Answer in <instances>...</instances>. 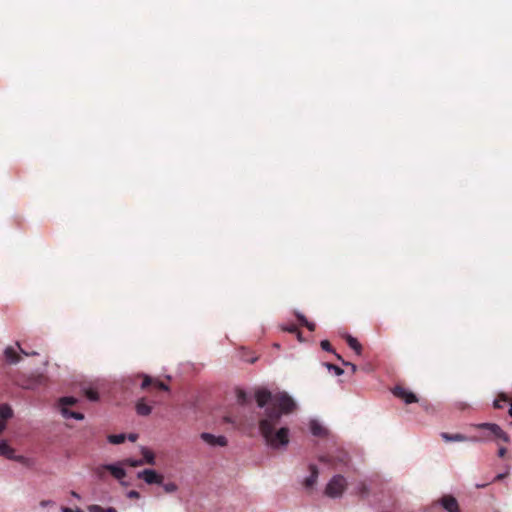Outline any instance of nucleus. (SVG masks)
<instances>
[{"mask_svg": "<svg viewBox=\"0 0 512 512\" xmlns=\"http://www.w3.org/2000/svg\"><path fill=\"white\" fill-rule=\"evenodd\" d=\"M255 400L259 408H265L259 419V431L266 444L272 449L286 447L290 430L287 426H280L281 418L295 411V401L286 392L272 394L266 388L255 391Z\"/></svg>", "mask_w": 512, "mask_h": 512, "instance_id": "obj_1", "label": "nucleus"}, {"mask_svg": "<svg viewBox=\"0 0 512 512\" xmlns=\"http://www.w3.org/2000/svg\"><path fill=\"white\" fill-rule=\"evenodd\" d=\"M472 428L479 430L480 434L471 436V442H488L493 441L497 445L503 443H509L510 437L509 435L498 425L495 423H478L472 424Z\"/></svg>", "mask_w": 512, "mask_h": 512, "instance_id": "obj_2", "label": "nucleus"}, {"mask_svg": "<svg viewBox=\"0 0 512 512\" xmlns=\"http://www.w3.org/2000/svg\"><path fill=\"white\" fill-rule=\"evenodd\" d=\"M93 472L100 480L105 479L107 472L117 480H122L126 477V471L121 466L114 464L99 465L93 469Z\"/></svg>", "mask_w": 512, "mask_h": 512, "instance_id": "obj_3", "label": "nucleus"}, {"mask_svg": "<svg viewBox=\"0 0 512 512\" xmlns=\"http://www.w3.org/2000/svg\"><path fill=\"white\" fill-rule=\"evenodd\" d=\"M347 481L342 475H335L327 484L325 494L331 498L340 497L345 491Z\"/></svg>", "mask_w": 512, "mask_h": 512, "instance_id": "obj_4", "label": "nucleus"}, {"mask_svg": "<svg viewBox=\"0 0 512 512\" xmlns=\"http://www.w3.org/2000/svg\"><path fill=\"white\" fill-rule=\"evenodd\" d=\"M137 477L139 479L144 480L147 484H157L161 485L163 484L164 477L163 475L157 473L155 470L152 469H145L143 471L138 472Z\"/></svg>", "mask_w": 512, "mask_h": 512, "instance_id": "obj_5", "label": "nucleus"}, {"mask_svg": "<svg viewBox=\"0 0 512 512\" xmlns=\"http://www.w3.org/2000/svg\"><path fill=\"white\" fill-rule=\"evenodd\" d=\"M138 376L142 377L143 379L141 383V389L143 390H146L148 389V387L153 386L154 388H157L162 391H169V386L157 378H153L146 374H140Z\"/></svg>", "mask_w": 512, "mask_h": 512, "instance_id": "obj_6", "label": "nucleus"}, {"mask_svg": "<svg viewBox=\"0 0 512 512\" xmlns=\"http://www.w3.org/2000/svg\"><path fill=\"white\" fill-rule=\"evenodd\" d=\"M392 392L395 397L402 399L406 404H411V403H415L418 401V398L416 397V395L414 393H412L411 391H408L403 386H400V385L395 386L394 389L392 390Z\"/></svg>", "mask_w": 512, "mask_h": 512, "instance_id": "obj_7", "label": "nucleus"}, {"mask_svg": "<svg viewBox=\"0 0 512 512\" xmlns=\"http://www.w3.org/2000/svg\"><path fill=\"white\" fill-rule=\"evenodd\" d=\"M201 439L210 446H221L227 445V439L224 436H215L211 433L204 432L200 435Z\"/></svg>", "mask_w": 512, "mask_h": 512, "instance_id": "obj_8", "label": "nucleus"}, {"mask_svg": "<svg viewBox=\"0 0 512 512\" xmlns=\"http://www.w3.org/2000/svg\"><path fill=\"white\" fill-rule=\"evenodd\" d=\"M309 471L310 475L303 480L302 484L306 490L311 491L317 483L319 471L317 466L314 464L309 465Z\"/></svg>", "mask_w": 512, "mask_h": 512, "instance_id": "obj_9", "label": "nucleus"}, {"mask_svg": "<svg viewBox=\"0 0 512 512\" xmlns=\"http://www.w3.org/2000/svg\"><path fill=\"white\" fill-rule=\"evenodd\" d=\"M0 455L9 459L22 462L23 456H15V450L7 444L6 441L0 442Z\"/></svg>", "mask_w": 512, "mask_h": 512, "instance_id": "obj_10", "label": "nucleus"}, {"mask_svg": "<svg viewBox=\"0 0 512 512\" xmlns=\"http://www.w3.org/2000/svg\"><path fill=\"white\" fill-rule=\"evenodd\" d=\"M441 504L448 512H460L456 498L451 495L443 496L441 498Z\"/></svg>", "mask_w": 512, "mask_h": 512, "instance_id": "obj_11", "label": "nucleus"}, {"mask_svg": "<svg viewBox=\"0 0 512 512\" xmlns=\"http://www.w3.org/2000/svg\"><path fill=\"white\" fill-rule=\"evenodd\" d=\"M135 409L140 416H148L152 412V406L147 403L144 397L136 402Z\"/></svg>", "mask_w": 512, "mask_h": 512, "instance_id": "obj_12", "label": "nucleus"}, {"mask_svg": "<svg viewBox=\"0 0 512 512\" xmlns=\"http://www.w3.org/2000/svg\"><path fill=\"white\" fill-rule=\"evenodd\" d=\"M441 438L445 442H466V441H470V437H468V436H466L464 434H461V433L450 434V433H447V432H442L441 433Z\"/></svg>", "mask_w": 512, "mask_h": 512, "instance_id": "obj_13", "label": "nucleus"}, {"mask_svg": "<svg viewBox=\"0 0 512 512\" xmlns=\"http://www.w3.org/2000/svg\"><path fill=\"white\" fill-rule=\"evenodd\" d=\"M4 356H5V359L6 361L9 363V364H16L18 363L20 360H21V357L20 355L17 353V351L9 346L7 347L5 350H4Z\"/></svg>", "mask_w": 512, "mask_h": 512, "instance_id": "obj_14", "label": "nucleus"}, {"mask_svg": "<svg viewBox=\"0 0 512 512\" xmlns=\"http://www.w3.org/2000/svg\"><path fill=\"white\" fill-rule=\"evenodd\" d=\"M13 417V410L9 404H0V421L7 424V421Z\"/></svg>", "mask_w": 512, "mask_h": 512, "instance_id": "obj_15", "label": "nucleus"}, {"mask_svg": "<svg viewBox=\"0 0 512 512\" xmlns=\"http://www.w3.org/2000/svg\"><path fill=\"white\" fill-rule=\"evenodd\" d=\"M310 430L314 436L325 437L327 435V429L317 421L310 423Z\"/></svg>", "mask_w": 512, "mask_h": 512, "instance_id": "obj_16", "label": "nucleus"}, {"mask_svg": "<svg viewBox=\"0 0 512 512\" xmlns=\"http://www.w3.org/2000/svg\"><path fill=\"white\" fill-rule=\"evenodd\" d=\"M346 342H347L348 346L356 352L357 355H361L362 346L356 338H354L351 335H347Z\"/></svg>", "mask_w": 512, "mask_h": 512, "instance_id": "obj_17", "label": "nucleus"}, {"mask_svg": "<svg viewBox=\"0 0 512 512\" xmlns=\"http://www.w3.org/2000/svg\"><path fill=\"white\" fill-rule=\"evenodd\" d=\"M142 455H143V459L144 460V464H149V465H154L155 464V455L154 453L147 449V448H142Z\"/></svg>", "mask_w": 512, "mask_h": 512, "instance_id": "obj_18", "label": "nucleus"}, {"mask_svg": "<svg viewBox=\"0 0 512 512\" xmlns=\"http://www.w3.org/2000/svg\"><path fill=\"white\" fill-rule=\"evenodd\" d=\"M508 402H510V398L506 394L500 393L495 399L493 406L495 409H502L504 407L503 404Z\"/></svg>", "mask_w": 512, "mask_h": 512, "instance_id": "obj_19", "label": "nucleus"}, {"mask_svg": "<svg viewBox=\"0 0 512 512\" xmlns=\"http://www.w3.org/2000/svg\"><path fill=\"white\" fill-rule=\"evenodd\" d=\"M61 412L65 418H74L76 420H82L84 418L82 413L70 411L68 408H62Z\"/></svg>", "mask_w": 512, "mask_h": 512, "instance_id": "obj_20", "label": "nucleus"}, {"mask_svg": "<svg viewBox=\"0 0 512 512\" xmlns=\"http://www.w3.org/2000/svg\"><path fill=\"white\" fill-rule=\"evenodd\" d=\"M236 397H237L238 403L241 405H245V404L249 403V397L243 389H240V388L236 389Z\"/></svg>", "mask_w": 512, "mask_h": 512, "instance_id": "obj_21", "label": "nucleus"}, {"mask_svg": "<svg viewBox=\"0 0 512 512\" xmlns=\"http://www.w3.org/2000/svg\"><path fill=\"white\" fill-rule=\"evenodd\" d=\"M126 439V435L121 433V434H112V435H109L108 436V441L111 443V444H121L125 441Z\"/></svg>", "mask_w": 512, "mask_h": 512, "instance_id": "obj_22", "label": "nucleus"}, {"mask_svg": "<svg viewBox=\"0 0 512 512\" xmlns=\"http://www.w3.org/2000/svg\"><path fill=\"white\" fill-rule=\"evenodd\" d=\"M77 403V399L74 397H62L59 400V404L62 408H67V406H72Z\"/></svg>", "mask_w": 512, "mask_h": 512, "instance_id": "obj_23", "label": "nucleus"}, {"mask_svg": "<svg viewBox=\"0 0 512 512\" xmlns=\"http://www.w3.org/2000/svg\"><path fill=\"white\" fill-rule=\"evenodd\" d=\"M89 512H117L114 507L103 508L100 505H90L88 507Z\"/></svg>", "mask_w": 512, "mask_h": 512, "instance_id": "obj_24", "label": "nucleus"}, {"mask_svg": "<svg viewBox=\"0 0 512 512\" xmlns=\"http://www.w3.org/2000/svg\"><path fill=\"white\" fill-rule=\"evenodd\" d=\"M144 464V460H134V459H125L120 462V465L130 466V467H139Z\"/></svg>", "mask_w": 512, "mask_h": 512, "instance_id": "obj_25", "label": "nucleus"}, {"mask_svg": "<svg viewBox=\"0 0 512 512\" xmlns=\"http://www.w3.org/2000/svg\"><path fill=\"white\" fill-rule=\"evenodd\" d=\"M85 396L90 400V401H98L99 400V394L96 390L92 389V388H88V389H85Z\"/></svg>", "mask_w": 512, "mask_h": 512, "instance_id": "obj_26", "label": "nucleus"}, {"mask_svg": "<svg viewBox=\"0 0 512 512\" xmlns=\"http://www.w3.org/2000/svg\"><path fill=\"white\" fill-rule=\"evenodd\" d=\"M161 485L166 493H174L178 489V486L174 482L163 483Z\"/></svg>", "mask_w": 512, "mask_h": 512, "instance_id": "obj_27", "label": "nucleus"}, {"mask_svg": "<svg viewBox=\"0 0 512 512\" xmlns=\"http://www.w3.org/2000/svg\"><path fill=\"white\" fill-rule=\"evenodd\" d=\"M327 368L330 370V371H333L335 375L337 376H340L344 373L343 369L340 368L339 366L337 365H334V364H330V363H327L326 364Z\"/></svg>", "mask_w": 512, "mask_h": 512, "instance_id": "obj_28", "label": "nucleus"}, {"mask_svg": "<svg viewBox=\"0 0 512 512\" xmlns=\"http://www.w3.org/2000/svg\"><path fill=\"white\" fill-rule=\"evenodd\" d=\"M320 346L323 350L327 352H333L332 345L328 340H322Z\"/></svg>", "mask_w": 512, "mask_h": 512, "instance_id": "obj_29", "label": "nucleus"}, {"mask_svg": "<svg viewBox=\"0 0 512 512\" xmlns=\"http://www.w3.org/2000/svg\"><path fill=\"white\" fill-rule=\"evenodd\" d=\"M319 460L321 462L329 463V464L334 465V466L337 464L336 460L333 459L331 456H321L319 458Z\"/></svg>", "mask_w": 512, "mask_h": 512, "instance_id": "obj_30", "label": "nucleus"}, {"mask_svg": "<svg viewBox=\"0 0 512 512\" xmlns=\"http://www.w3.org/2000/svg\"><path fill=\"white\" fill-rule=\"evenodd\" d=\"M336 357H337V359H338V360H341V361H342V363H343L345 366H349V367H351V370H352V372H353V373H354V372H356V370H357V366H356L355 364L344 361V360L342 359V357H341L340 355H338V354H336Z\"/></svg>", "mask_w": 512, "mask_h": 512, "instance_id": "obj_31", "label": "nucleus"}, {"mask_svg": "<svg viewBox=\"0 0 512 512\" xmlns=\"http://www.w3.org/2000/svg\"><path fill=\"white\" fill-rule=\"evenodd\" d=\"M16 344H17V346H18V348L20 350V353L25 355V356H34V355L38 354L37 352H34V351L33 352H28V351L24 350L23 348H21V346H20V344L18 342Z\"/></svg>", "mask_w": 512, "mask_h": 512, "instance_id": "obj_32", "label": "nucleus"}, {"mask_svg": "<svg viewBox=\"0 0 512 512\" xmlns=\"http://www.w3.org/2000/svg\"><path fill=\"white\" fill-rule=\"evenodd\" d=\"M127 497L130 499H138L140 498V493L136 490H131L127 493Z\"/></svg>", "mask_w": 512, "mask_h": 512, "instance_id": "obj_33", "label": "nucleus"}, {"mask_svg": "<svg viewBox=\"0 0 512 512\" xmlns=\"http://www.w3.org/2000/svg\"><path fill=\"white\" fill-rule=\"evenodd\" d=\"M348 461V456L346 453H342L338 458H337V462L339 463H347Z\"/></svg>", "mask_w": 512, "mask_h": 512, "instance_id": "obj_34", "label": "nucleus"}, {"mask_svg": "<svg viewBox=\"0 0 512 512\" xmlns=\"http://www.w3.org/2000/svg\"><path fill=\"white\" fill-rule=\"evenodd\" d=\"M506 453H507V449L505 447L499 445L498 456L500 458H503V457H505Z\"/></svg>", "mask_w": 512, "mask_h": 512, "instance_id": "obj_35", "label": "nucleus"}, {"mask_svg": "<svg viewBox=\"0 0 512 512\" xmlns=\"http://www.w3.org/2000/svg\"><path fill=\"white\" fill-rule=\"evenodd\" d=\"M304 326L307 327L308 330H310V331H315V329H316V325L314 323H312V322H309V321H305V325Z\"/></svg>", "mask_w": 512, "mask_h": 512, "instance_id": "obj_36", "label": "nucleus"}, {"mask_svg": "<svg viewBox=\"0 0 512 512\" xmlns=\"http://www.w3.org/2000/svg\"><path fill=\"white\" fill-rule=\"evenodd\" d=\"M286 331L290 333H299L298 328L295 325H291L287 328H285ZM300 336V334H298Z\"/></svg>", "mask_w": 512, "mask_h": 512, "instance_id": "obj_37", "label": "nucleus"}, {"mask_svg": "<svg viewBox=\"0 0 512 512\" xmlns=\"http://www.w3.org/2000/svg\"><path fill=\"white\" fill-rule=\"evenodd\" d=\"M61 510H62V512H84L80 508H76L75 510H73V509L68 508V507H62Z\"/></svg>", "mask_w": 512, "mask_h": 512, "instance_id": "obj_38", "label": "nucleus"}, {"mask_svg": "<svg viewBox=\"0 0 512 512\" xmlns=\"http://www.w3.org/2000/svg\"><path fill=\"white\" fill-rule=\"evenodd\" d=\"M40 505H41L42 507L52 506V505H54V502H53V501H51V500H42V501L40 502Z\"/></svg>", "mask_w": 512, "mask_h": 512, "instance_id": "obj_39", "label": "nucleus"}, {"mask_svg": "<svg viewBox=\"0 0 512 512\" xmlns=\"http://www.w3.org/2000/svg\"><path fill=\"white\" fill-rule=\"evenodd\" d=\"M127 438H128L130 441L135 442V441L137 440V438H138V435H137V434H133V433H131V434H129V435H128V437H127Z\"/></svg>", "mask_w": 512, "mask_h": 512, "instance_id": "obj_40", "label": "nucleus"}, {"mask_svg": "<svg viewBox=\"0 0 512 512\" xmlns=\"http://www.w3.org/2000/svg\"><path fill=\"white\" fill-rule=\"evenodd\" d=\"M297 318L300 321L301 325H305V321H308L303 315H297Z\"/></svg>", "mask_w": 512, "mask_h": 512, "instance_id": "obj_41", "label": "nucleus"}, {"mask_svg": "<svg viewBox=\"0 0 512 512\" xmlns=\"http://www.w3.org/2000/svg\"><path fill=\"white\" fill-rule=\"evenodd\" d=\"M7 427V424L4 423L3 421H0V434L3 433V431L6 429Z\"/></svg>", "mask_w": 512, "mask_h": 512, "instance_id": "obj_42", "label": "nucleus"}, {"mask_svg": "<svg viewBox=\"0 0 512 512\" xmlns=\"http://www.w3.org/2000/svg\"><path fill=\"white\" fill-rule=\"evenodd\" d=\"M505 477V474H498L495 476L494 481H500Z\"/></svg>", "mask_w": 512, "mask_h": 512, "instance_id": "obj_43", "label": "nucleus"}, {"mask_svg": "<svg viewBox=\"0 0 512 512\" xmlns=\"http://www.w3.org/2000/svg\"><path fill=\"white\" fill-rule=\"evenodd\" d=\"M367 492V487L364 483L361 484V493H366Z\"/></svg>", "mask_w": 512, "mask_h": 512, "instance_id": "obj_44", "label": "nucleus"}, {"mask_svg": "<svg viewBox=\"0 0 512 512\" xmlns=\"http://www.w3.org/2000/svg\"><path fill=\"white\" fill-rule=\"evenodd\" d=\"M508 403H509V406H510L509 410H508V414L512 417V400H510V402H508Z\"/></svg>", "mask_w": 512, "mask_h": 512, "instance_id": "obj_45", "label": "nucleus"}, {"mask_svg": "<svg viewBox=\"0 0 512 512\" xmlns=\"http://www.w3.org/2000/svg\"><path fill=\"white\" fill-rule=\"evenodd\" d=\"M71 496H73V497H75L77 499H80V495L77 492H75V491H71Z\"/></svg>", "mask_w": 512, "mask_h": 512, "instance_id": "obj_46", "label": "nucleus"}]
</instances>
